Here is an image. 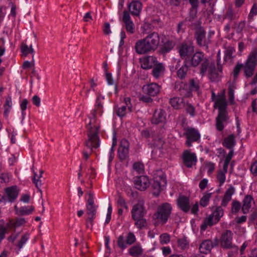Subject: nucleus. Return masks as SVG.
I'll return each mask as SVG.
<instances>
[{
    "mask_svg": "<svg viewBox=\"0 0 257 257\" xmlns=\"http://www.w3.org/2000/svg\"><path fill=\"white\" fill-rule=\"evenodd\" d=\"M172 208L170 204L163 203L158 206L156 212L154 214V218L157 219L160 222L165 223L171 213Z\"/></svg>",
    "mask_w": 257,
    "mask_h": 257,
    "instance_id": "nucleus-4",
    "label": "nucleus"
},
{
    "mask_svg": "<svg viewBox=\"0 0 257 257\" xmlns=\"http://www.w3.org/2000/svg\"><path fill=\"white\" fill-rule=\"evenodd\" d=\"M188 67L186 63L184 64L177 71V76L181 79H184L186 75Z\"/></svg>",
    "mask_w": 257,
    "mask_h": 257,
    "instance_id": "nucleus-38",
    "label": "nucleus"
},
{
    "mask_svg": "<svg viewBox=\"0 0 257 257\" xmlns=\"http://www.w3.org/2000/svg\"><path fill=\"white\" fill-rule=\"evenodd\" d=\"M241 208V204L237 201H233L232 203L231 211L233 213H237Z\"/></svg>",
    "mask_w": 257,
    "mask_h": 257,
    "instance_id": "nucleus-56",
    "label": "nucleus"
},
{
    "mask_svg": "<svg viewBox=\"0 0 257 257\" xmlns=\"http://www.w3.org/2000/svg\"><path fill=\"white\" fill-rule=\"evenodd\" d=\"M8 228H10V227H7V225L6 226H5L0 224V238H1V239H4L5 238V235L8 233Z\"/></svg>",
    "mask_w": 257,
    "mask_h": 257,
    "instance_id": "nucleus-59",
    "label": "nucleus"
},
{
    "mask_svg": "<svg viewBox=\"0 0 257 257\" xmlns=\"http://www.w3.org/2000/svg\"><path fill=\"white\" fill-rule=\"evenodd\" d=\"M117 144V139L115 135H113L112 138V143L111 148L109 150V162H110L113 159L114 157V148L116 146Z\"/></svg>",
    "mask_w": 257,
    "mask_h": 257,
    "instance_id": "nucleus-44",
    "label": "nucleus"
},
{
    "mask_svg": "<svg viewBox=\"0 0 257 257\" xmlns=\"http://www.w3.org/2000/svg\"><path fill=\"white\" fill-rule=\"evenodd\" d=\"M165 69V64L158 61L153 66L152 75L156 79H158L163 76Z\"/></svg>",
    "mask_w": 257,
    "mask_h": 257,
    "instance_id": "nucleus-22",
    "label": "nucleus"
},
{
    "mask_svg": "<svg viewBox=\"0 0 257 257\" xmlns=\"http://www.w3.org/2000/svg\"><path fill=\"white\" fill-rule=\"evenodd\" d=\"M184 135L186 138L185 144L188 147L192 146V143L200 140L201 135L199 131L194 127H188L184 129Z\"/></svg>",
    "mask_w": 257,
    "mask_h": 257,
    "instance_id": "nucleus-7",
    "label": "nucleus"
},
{
    "mask_svg": "<svg viewBox=\"0 0 257 257\" xmlns=\"http://www.w3.org/2000/svg\"><path fill=\"white\" fill-rule=\"evenodd\" d=\"M194 52V47L191 45L182 43L179 48V53L181 58H189Z\"/></svg>",
    "mask_w": 257,
    "mask_h": 257,
    "instance_id": "nucleus-21",
    "label": "nucleus"
},
{
    "mask_svg": "<svg viewBox=\"0 0 257 257\" xmlns=\"http://www.w3.org/2000/svg\"><path fill=\"white\" fill-rule=\"evenodd\" d=\"M214 246V244L211 240H205L200 244L199 250L202 253L207 254L211 251Z\"/></svg>",
    "mask_w": 257,
    "mask_h": 257,
    "instance_id": "nucleus-29",
    "label": "nucleus"
},
{
    "mask_svg": "<svg viewBox=\"0 0 257 257\" xmlns=\"http://www.w3.org/2000/svg\"><path fill=\"white\" fill-rule=\"evenodd\" d=\"M124 102L126 106L128 111L132 112L133 111V106L131 103V99L130 97H127L124 98Z\"/></svg>",
    "mask_w": 257,
    "mask_h": 257,
    "instance_id": "nucleus-63",
    "label": "nucleus"
},
{
    "mask_svg": "<svg viewBox=\"0 0 257 257\" xmlns=\"http://www.w3.org/2000/svg\"><path fill=\"white\" fill-rule=\"evenodd\" d=\"M29 238L30 234L28 232H26L22 235L21 238L19 240L17 244V246L19 248V251H20L23 247Z\"/></svg>",
    "mask_w": 257,
    "mask_h": 257,
    "instance_id": "nucleus-36",
    "label": "nucleus"
},
{
    "mask_svg": "<svg viewBox=\"0 0 257 257\" xmlns=\"http://www.w3.org/2000/svg\"><path fill=\"white\" fill-rule=\"evenodd\" d=\"M213 224H215L213 221L207 217L204 219L203 223L201 225V230L204 231L206 229L208 226H212Z\"/></svg>",
    "mask_w": 257,
    "mask_h": 257,
    "instance_id": "nucleus-53",
    "label": "nucleus"
},
{
    "mask_svg": "<svg viewBox=\"0 0 257 257\" xmlns=\"http://www.w3.org/2000/svg\"><path fill=\"white\" fill-rule=\"evenodd\" d=\"M170 103L172 106L176 109H180L184 106L183 99L178 97H174L171 98Z\"/></svg>",
    "mask_w": 257,
    "mask_h": 257,
    "instance_id": "nucleus-33",
    "label": "nucleus"
},
{
    "mask_svg": "<svg viewBox=\"0 0 257 257\" xmlns=\"http://www.w3.org/2000/svg\"><path fill=\"white\" fill-rule=\"evenodd\" d=\"M178 246L182 249H184L189 246V241L186 237L179 238L177 240Z\"/></svg>",
    "mask_w": 257,
    "mask_h": 257,
    "instance_id": "nucleus-47",
    "label": "nucleus"
},
{
    "mask_svg": "<svg viewBox=\"0 0 257 257\" xmlns=\"http://www.w3.org/2000/svg\"><path fill=\"white\" fill-rule=\"evenodd\" d=\"M26 223V220L24 218H17L15 220H10L7 223V227L17 228L23 225Z\"/></svg>",
    "mask_w": 257,
    "mask_h": 257,
    "instance_id": "nucleus-34",
    "label": "nucleus"
},
{
    "mask_svg": "<svg viewBox=\"0 0 257 257\" xmlns=\"http://www.w3.org/2000/svg\"><path fill=\"white\" fill-rule=\"evenodd\" d=\"M134 220L135 221V225L138 228L142 229L146 225V220L144 217Z\"/></svg>",
    "mask_w": 257,
    "mask_h": 257,
    "instance_id": "nucleus-48",
    "label": "nucleus"
},
{
    "mask_svg": "<svg viewBox=\"0 0 257 257\" xmlns=\"http://www.w3.org/2000/svg\"><path fill=\"white\" fill-rule=\"evenodd\" d=\"M229 122V117L227 112H220L216 118V129L222 131L225 126Z\"/></svg>",
    "mask_w": 257,
    "mask_h": 257,
    "instance_id": "nucleus-12",
    "label": "nucleus"
},
{
    "mask_svg": "<svg viewBox=\"0 0 257 257\" xmlns=\"http://www.w3.org/2000/svg\"><path fill=\"white\" fill-rule=\"evenodd\" d=\"M257 65V49L253 48L249 54L244 64V71L246 77H251Z\"/></svg>",
    "mask_w": 257,
    "mask_h": 257,
    "instance_id": "nucleus-5",
    "label": "nucleus"
},
{
    "mask_svg": "<svg viewBox=\"0 0 257 257\" xmlns=\"http://www.w3.org/2000/svg\"><path fill=\"white\" fill-rule=\"evenodd\" d=\"M186 62L190 66L196 67L199 64L201 65L200 73L204 75L207 71V67L209 65L208 60L204 56L203 53L196 52L193 56L189 58H186Z\"/></svg>",
    "mask_w": 257,
    "mask_h": 257,
    "instance_id": "nucleus-3",
    "label": "nucleus"
},
{
    "mask_svg": "<svg viewBox=\"0 0 257 257\" xmlns=\"http://www.w3.org/2000/svg\"><path fill=\"white\" fill-rule=\"evenodd\" d=\"M19 190L16 186L8 187L5 189V197L9 202H14L18 197Z\"/></svg>",
    "mask_w": 257,
    "mask_h": 257,
    "instance_id": "nucleus-23",
    "label": "nucleus"
},
{
    "mask_svg": "<svg viewBox=\"0 0 257 257\" xmlns=\"http://www.w3.org/2000/svg\"><path fill=\"white\" fill-rule=\"evenodd\" d=\"M229 152L228 154L225 156L224 164L223 166L225 168H228L230 160L234 155V150H229Z\"/></svg>",
    "mask_w": 257,
    "mask_h": 257,
    "instance_id": "nucleus-50",
    "label": "nucleus"
},
{
    "mask_svg": "<svg viewBox=\"0 0 257 257\" xmlns=\"http://www.w3.org/2000/svg\"><path fill=\"white\" fill-rule=\"evenodd\" d=\"M160 36L156 32L148 35L145 38L138 40L135 44L137 53L145 54L155 51L160 44Z\"/></svg>",
    "mask_w": 257,
    "mask_h": 257,
    "instance_id": "nucleus-2",
    "label": "nucleus"
},
{
    "mask_svg": "<svg viewBox=\"0 0 257 257\" xmlns=\"http://www.w3.org/2000/svg\"><path fill=\"white\" fill-rule=\"evenodd\" d=\"M166 184L167 180L163 174L162 173L158 176L155 177L154 183L152 184V187L154 189L153 194L156 196H158L160 191L166 186Z\"/></svg>",
    "mask_w": 257,
    "mask_h": 257,
    "instance_id": "nucleus-10",
    "label": "nucleus"
},
{
    "mask_svg": "<svg viewBox=\"0 0 257 257\" xmlns=\"http://www.w3.org/2000/svg\"><path fill=\"white\" fill-rule=\"evenodd\" d=\"M182 159L184 165L187 168H192L195 166L197 162L196 154L191 152L190 150H185L182 155Z\"/></svg>",
    "mask_w": 257,
    "mask_h": 257,
    "instance_id": "nucleus-9",
    "label": "nucleus"
},
{
    "mask_svg": "<svg viewBox=\"0 0 257 257\" xmlns=\"http://www.w3.org/2000/svg\"><path fill=\"white\" fill-rule=\"evenodd\" d=\"M34 208L31 206H24L21 207L18 210V213L21 215H29L32 213Z\"/></svg>",
    "mask_w": 257,
    "mask_h": 257,
    "instance_id": "nucleus-41",
    "label": "nucleus"
},
{
    "mask_svg": "<svg viewBox=\"0 0 257 257\" xmlns=\"http://www.w3.org/2000/svg\"><path fill=\"white\" fill-rule=\"evenodd\" d=\"M117 245L122 249H124L127 247V244L123 235H120L118 237Z\"/></svg>",
    "mask_w": 257,
    "mask_h": 257,
    "instance_id": "nucleus-52",
    "label": "nucleus"
},
{
    "mask_svg": "<svg viewBox=\"0 0 257 257\" xmlns=\"http://www.w3.org/2000/svg\"><path fill=\"white\" fill-rule=\"evenodd\" d=\"M133 169L138 174L143 173L144 171V165L140 162H136L133 165Z\"/></svg>",
    "mask_w": 257,
    "mask_h": 257,
    "instance_id": "nucleus-51",
    "label": "nucleus"
},
{
    "mask_svg": "<svg viewBox=\"0 0 257 257\" xmlns=\"http://www.w3.org/2000/svg\"><path fill=\"white\" fill-rule=\"evenodd\" d=\"M122 21L125 24V29L127 33L133 34L135 33V25L131 20L130 13L124 11L122 15Z\"/></svg>",
    "mask_w": 257,
    "mask_h": 257,
    "instance_id": "nucleus-19",
    "label": "nucleus"
},
{
    "mask_svg": "<svg viewBox=\"0 0 257 257\" xmlns=\"http://www.w3.org/2000/svg\"><path fill=\"white\" fill-rule=\"evenodd\" d=\"M42 173L43 172L41 171V174L39 175L35 174L34 176L33 182L35 184L37 187H39L41 186V181L39 180V179L41 177Z\"/></svg>",
    "mask_w": 257,
    "mask_h": 257,
    "instance_id": "nucleus-60",
    "label": "nucleus"
},
{
    "mask_svg": "<svg viewBox=\"0 0 257 257\" xmlns=\"http://www.w3.org/2000/svg\"><path fill=\"white\" fill-rule=\"evenodd\" d=\"M234 91L232 87H229L228 88V100L230 103L233 104L234 100Z\"/></svg>",
    "mask_w": 257,
    "mask_h": 257,
    "instance_id": "nucleus-58",
    "label": "nucleus"
},
{
    "mask_svg": "<svg viewBox=\"0 0 257 257\" xmlns=\"http://www.w3.org/2000/svg\"><path fill=\"white\" fill-rule=\"evenodd\" d=\"M228 171V168H225L223 166L222 169L219 170L216 174V179L219 183V186L221 187L225 183L226 180V174Z\"/></svg>",
    "mask_w": 257,
    "mask_h": 257,
    "instance_id": "nucleus-32",
    "label": "nucleus"
},
{
    "mask_svg": "<svg viewBox=\"0 0 257 257\" xmlns=\"http://www.w3.org/2000/svg\"><path fill=\"white\" fill-rule=\"evenodd\" d=\"M128 10L134 16H139L142 9V4L139 1H134L128 6Z\"/></svg>",
    "mask_w": 257,
    "mask_h": 257,
    "instance_id": "nucleus-25",
    "label": "nucleus"
},
{
    "mask_svg": "<svg viewBox=\"0 0 257 257\" xmlns=\"http://www.w3.org/2000/svg\"><path fill=\"white\" fill-rule=\"evenodd\" d=\"M136 241V237L134 233L130 232L128 233L126 238V242L128 245H131Z\"/></svg>",
    "mask_w": 257,
    "mask_h": 257,
    "instance_id": "nucleus-55",
    "label": "nucleus"
},
{
    "mask_svg": "<svg viewBox=\"0 0 257 257\" xmlns=\"http://www.w3.org/2000/svg\"><path fill=\"white\" fill-rule=\"evenodd\" d=\"M126 106L122 105L119 107H115V111L117 116L122 117L125 116L127 111Z\"/></svg>",
    "mask_w": 257,
    "mask_h": 257,
    "instance_id": "nucleus-42",
    "label": "nucleus"
},
{
    "mask_svg": "<svg viewBox=\"0 0 257 257\" xmlns=\"http://www.w3.org/2000/svg\"><path fill=\"white\" fill-rule=\"evenodd\" d=\"M166 119V113L162 109L156 110L153 114L152 122L153 123L158 124L165 122Z\"/></svg>",
    "mask_w": 257,
    "mask_h": 257,
    "instance_id": "nucleus-26",
    "label": "nucleus"
},
{
    "mask_svg": "<svg viewBox=\"0 0 257 257\" xmlns=\"http://www.w3.org/2000/svg\"><path fill=\"white\" fill-rule=\"evenodd\" d=\"M174 44L172 41H167L162 46L161 51L163 54H166L170 52L173 48Z\"/></svg>",
    "mask_w": 257,
    "mask_h": 257,
    "instance_id": "nucleus-40",
    "label": "nucleus"
},
{
    "mask_svg": "<svg viewBox=\"0 0 257 257\" xmlns=\"http://www.w3.org/2000/svg\"><path fill=\"white\" fill-rule=\"evenodd\" d=\"M144 251V250L139 243L132 246L128 250L129 254L133 257H140L142 255Z\"/></svg>",
    "mask_w": 257,
    "mask_h": 257,
    "instance_id": "nucleus-31",
    "label": "nucleus"
},
{
    "mask_svg": "<svg viewBox=\"0 0 257 257\" xmlns=\"http://www.w3.org/2000/svg\"><path fill=\"white\" fill-rule=\"evenodd\" d=\"M134 184L137 189L144 190L149 186L150 181L146 176H140L135 179Z\"/></svg>",
    "mask_w": 257,
    "mask_h": 257,
    "instance_id": "nucleus-16",
    "label": "nucleus"
},
{
    "mask_svg": "<svg viewBox=\"0 0 257 257\" xmlns=\"http://www.w3.org/2000/svg\"><path fill=\"white\" fill-rule=\"evenodd\" d=\"M103 113V106L102 102L99 98L96 101L95 108L91 112L89 117V122L87 125L89 130L88 134V140L86 142V146L90 150L97 148L99 146V139L98 133L100 128V121L97 118L98 116H101Z\"/></svg>",
    "mask_w": 257,
    "mask_h": 257,
    "instance_id": "nucleus-1",
    "label": "nucleus"
},
{
    "mask_svg": "<svg viewBox=\"0 0 257 257\" xmlns=\"http://www.w3.org/2000/svg\"><path fill=\"white\" fill-rule=\"evenodd\" d=\"M21 52L24 55L26 56L29 54H33L34 51L32 45L30 46H28L25 44H23L21 46Z\"/></svg>",
    "mask_w": 257,
    "mask_h": 257,
    "instance_id": "nucleus-45",
    "label": "nucleus"
},
{
    "mask_svg": "<svg viewBox=\"0 0 257 257\" xmlns=\"http://www.w3.org/2000/svg\"><path fill=\"white\" fill-rule=\"evenodd\" d=\"M13 102L12 97L10 96L7 97L6 102L4 105V115L5 116L7 117L12 108Z\"/></svg>",
    "mask_w": 257,
    "mask_h": 257,
    "instance_id": "nucleus-35",
    "label": "nucleus"
},
{
    "mask_svg": "<svg viewBox=\"0 0 257 257\" xmlns=\"http://www.w3.org/2000/svg\"><path fill=\"white\" fill-rule=\"evenodd\" d=\"M28 100L26 98L23 99L20 102V108L22 111V116L23 118H24L26 115V110L28 107Z\"/></svg>",
    "mask_w": 257,
    "mask_h": 257,
    "instance_id": "nucleus-49",
    "label": "nucleus"
},
{
    "mask_svg": "<svg viewBox=\"0 0 257 257\" xmlns=\"http://www.w3.org/2000/svg\"><path fill=\"white\" fill-rule=\"evenodd\" d=\"M235 135L231 134L225 137L222 142V145L226 148L229 150H233L236 144Z\"/></svg>",
    "mask_w": 257,
    "mask_h": 257,
    "instance_id": "nucleus-30",
    "label": "nucleus"
},
{
    "mask_svg": "<svg viewBox=\"0 0 257 257\" xmlns=\"http://www.w3.org/2000/svg\"><path fill=\"white\" fill-rule=\"evenodd\" d=\"M185 110L186 113L189 114L191 117H194L197 114L195 107L191 103H187L186 104Z\"/></svg>",
    "mask_w": 257,
    "mask_h": 257,
    "instance_id": "nucleus-39",
    "label": "nucleus"
},
{
    "mask_svg": "<svg viewBox=\"0 0 257 257\" xmlns=\"http://www.w3.org/2000/svg\"><path fill=\"white\" fill-rule=\"evenodd\" d=\"M256 15H257V6L254 4L248 15V19L250 20L252 19L253 17Z\"/></svg>",
    "mask_w": 257,
    "mask_h": 257,
    "instance_id": "nucleus-64",
    "label": "nucleus"
},
{
    "mask_svg": "<svg viewBox=\"0 0 257 257\" xmlns=\"http://www.w3.org/2000/svg\"><path fill=\"white\" fill-rule=\"evenodd\" d=\"M233 235V233L230 230H226L223 233L220 239L221 246L226 248L231 247Z\"/></svg>",
    "mask_w": 257,
    "mask_h": 257,
    "instance_id": "nucleus-15",
    "label": "nucleus"
},
{
    "mask_svg": "<svg viewBox=\"0 0 257 257\" xmlns=\"http://www.w3.org/2000/svg\"><path fill=\"white\" fill-rule=\"evenodd\" d=\"M212 193L206 192L203 194L202 197L200 200V204L202 207H206L208 205Z\"/></svg>",
    "mask_w": 257,
    "mask_h": 257,
    "instance_id": "nucleus-37",
    "label": "nucleus"
},
{
    "mask_svg": "<svg viewBox=\"0 0 257 257\" xmlns=\"http://www.w3.org/2000/svg\"><path fill=\"white\" fill-rule=\"evenodd\" d=\"M207 70L208 71V78L211 81H214L219 78V73H221L222 71V68L221 65H218L217 68H216L215 64L211 63L210 64L209 63Z\"/></svg>",
    "mask_w": 257,
    "mask_h": 257,
    "instance_id": "nucleus-13",
    "label": "nucleus"
},
{
    "mask_svg": "<svg viewBox=\"0 0 257 257\" xmlns=\"http://www.w3.org/2000/svg\"><path fill=\"white\" fill-rule=\"evenodd\" d=\"M160 242L162 244H167L170 241V235L167 233H163L160 236Z\"/></svg>",
    "mask_w": 257,
    "mask_h": 257,
    "instance_id": "nucleus-57",
    "label": "nucleus"
},
{
    "mask_svg": "<svg viewBox=\"0 0 257 257\" xmlns=\"http://www.w3.org/2000/svg\"><path fill=\"white\" fill-rule=\"evenodd\" d=\"M175 89L180 91V95L187 96L184 91H185V88L187 87V84L183 82H176L175 84Z\"/></svg>",
    "mask_w": 257,
    "mask_h": 257,
    "instance_id": "nucleus-43",
    "label": "nucleus"
},
{
    "mask_svg": "<svg viewBox=\"0 0 257 257\" xmlns=\"http://www.w3.org/2000/svg\"><path fill=\"white\" fill-rule=\"evenodd\" d=\"M189 86L192 91H197L200 88L199 81L197 79H192L190 80Z\"/></svg>",
    "mask_w": 257,
    "mask_h": 257,
    "instance_id": "nucleus-46",
    "label": "nucleus"
},
{
    "mask_svg": "<svg viewBox=\"0 0 257 257\" xmlns=\"http://www.w3.org/2000/svg\"><path fill=\"white\" fill-rule=\"evenodd\" d=\"M161 87L156 83H151L144 85L143 92L149 96H157L160 92Z\"/></svg>",
    "mask_w": 257,
    "mask_h": 257,
    "instance_id": "nucleus-14",
    "label": "nucleus"
},
{
    "mask_svg": "<svg viewBox=\"0 0 257 257\" xmlns=\"http://www.w3.org/2000/svg\"><path fill=\"white\" fill-rule=\"evenodd\" d=\"M250 171L253 176H257V161L251 164L250 167Z\"/></svg>",
    "mask_w": 257,
    "mask_h": 257,
    "instance_id": "nucleus-61",
    "label": "nucleus"
},
{
    "mask_svg": "<svg viewBox=\"0 0 257 257\" xmlns=\"http://www.w3.org/2000/svg\"><path fill=\"white\" fill-rule=\"evenodd\" d=\"M254 203L253 199L250 195H246L242 201V209L244 213L249 212L252 204Z\"/></svg>",
    "mask_w": 257,
    "mask_h": 257,
    "instance_id": "nucleus-27",
    "label": "nucleus"
},
{
    "mask_svg": "<svg viewBox=\"0 0 257 257\" xmlns=\"http://www.w3.org/2000/svg\"><path fill=\"white\" fill-rule=\"evenodd\" d=\"M224 214V211L221 206H218L216 208L215 210L212 214L209 215L208 217L213 221L214 224H216L220 219L223 216Z\"/></svg>",
    "mask_w": 257,
    "mask_h": 257,
    "instance_id": "nucleus-28",
    "label": "nucleus"
},
{
    "mask_svg": "<svg viewBox=\"0 0 257 257\" xmlns=\"http://www.w3.org/2000/svg\"><path fill=\"white\" fill-rule=\"evenodd\" d=\"M130 144L128 141L125 139H122L120 141L119 148L125 149L129 150Z\"/></svg>",
    "mask_w": 257,
    "mask_h": 257,
    "instance_id": "nucleus-62",
    "label": "nucleus"
},
{
    "mask_svg": "<svg viewBox=\"0 0 257 257\" xmlns=\"http://www.w3.org/2000/svg\"><path fill=\"white\" fill-rule=\"evenodd\" d=\"M128 150L118 148V156L121 160H124L127 156L128 153Z\"/></svg>",
    "mask_w": 257,
    "mask_h": 257,
    "instance_id": "nucleus-54",
    "label": "nucleus"
},
{
    "mask_svg": "<svg viewBox=\"0 0 257 257\" xmlns=\"http://www.w3.org/2000/svg\"><path fill=\"white\" fill-rule=\"evenodd\" d=\"M211 100L214 102V107L218 109V113L227 112V101L225 98L224 92L215 94L214 91L211 92Z\"/></svg>",
    "mask_w": 257,
    "mask_h": 257,
    "instance_id": "nucleus-6",
    "label": "nucleus"
},
{
    "mask_svg": "<svg viewBox=\"0 0 257 257\" xmlns=\"http://www.w3.org/2000/svg\"><path fill=\"white\" fill-rule=\"evenodd\" d=\"M235 189L231 185L226 190L221 202V206L226 207L232 199V196L235 193Z\"/></svg>",
    "mask_w": 257,
    "mask_h": 257,
    "instance_id": "nucleus-24",
    "label": "nucleus"
},
{
    "mask_svg": "<svg viewBox=\"0 0 257 257\" xmlns=\"http://www.w3.org/2000/svg\"><path fill=\"white\" fill-rule=\"evenodd\" d=\"M179 208L184 212H188L191 208L189 199L184 195H180L177 200Z\"/></svg>",
    "mask_w": 257,
    "mask_h": 257,
    "instance_id": "nucleus-20",
    "label": "nucleus"
},
{
    "mask_svg": "<svg viewBox=\"0 0 257 257\" xmlns=\"http://www.w3.org/2000/svg\"><path fill=\"white\" fill-rule=\"evenodd\" d=\"M146 214L144 207V203L143 201L140 200L137 203L134 205L131 210L132 217L133 219H137L144 217Z\"/></svg>",
    "mask_w": 257,
    "mask_h": 257,
    "instance_id": "nucleus-11",
    "label": "nucleus"
},
{
    "mask_svg": "<svg viewBox=\"0 0 257 257\" xmlns=\"http://www.w3.org/2000/svg\"><path fill=\"white\" fill-rule=\"evenodd\" d=\"M157 62V58L152 56H146L140 59L141 66L143 69L152 68Z\"/></svg>",
    "mask_w": 257,
    "mask_h": 257,
    "instance_id": "nucleus-17",
    "label": "nucleus"
},
{
    "mask_svg": "<svg viewBox=\"0 0 257 257\" xmlns=\"http://www.w3.org/2000/svg\"><path fill=\"white\" fill-rule=\"evenodd\" d=\"M195 37L198 45L207 47L210 40L206 38L205 32L203 29H199L196 32Z\"/></svg>",
    "mask_w": 257,
    "mask_h": 257,
    "instance_id": "nucleus-18",
    "label": "nucleus"
},
{
    "mask_svg": "<svg viewBox=\"0 0 257 257\" xmlns=\"http://www.w3.org/2000/svg\"><path fill=\"white\" fill-rule=\"evenodd\" d=\"M88 196L89 198L86 204L87 214L88 215L86 221L90 224H92L93 220L95 218L98 206L94 204L93 194L89 193Z\"/></svg>",
    "mask_w": 257,
    "mask_h": 257,
    "instance_id": "nucleus-8",
    "label": "nucleus"
}]
</instances>
